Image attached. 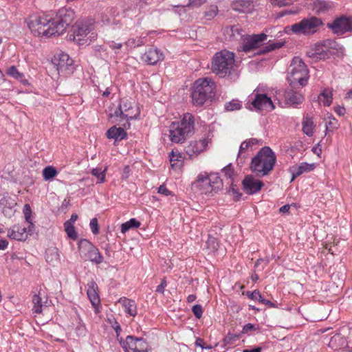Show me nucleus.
<instances>
[{
	"mask_svg": "<svg viewBox=\"0 0 352 352\" xmlns=\"http://www.w3.org/2000/svg\"><path fill=\"white\" fill-rule=\"evenodd\" d=\"M74 19V12L72 10L63 9L54 19L45 16H30L27 23L34 36L50 37L63 34Z\"/></svg>",
	"mask_w": 352,
	"mask_h": 352,
	"instance_id": "nucleus-1",
	"label": "nucleus"
},
{
	"mask_svg": "<svg viewBox=\"0 0 352 352\" xmlns=\"http://www.w3.org/2000/svg\"><path fill=\"white\" fill-rule=\"evenodd\" d=\"M276 162V155L269 146H264L252 158L250 168L256 175H268L274 169Z\"/></svg>",
	"mask_w": 352,
	"mask_h": 352,
	"instance_id": "nucleus-2",
	"label": "nucleus"
},
{
	"mask_svg": "<svg viewBox=\"0 0 352 352\" xmlns=\"http://www.w3.org/2000/svg\"><path fill=\"white\" fill-rule=\"evenodd\" d=\"M223 186V182L217 173H200L192 183L191 188L200 195H213Z\"/></svg>",
	"mask_w": 352,
	"mask_h": 352,
	"instance_id": "nucleus-3",
	"label": "nucleus"
},
{
	"mask_svg": "<svg viewBox=\"0 0 352 352\" xmlns=\"http://www.w3.org/2000/svg\"><path fill=\"white\" fill-rule=\"evenodd\" d=\"M95 21L93 19H83L77 21L72 28L73 40L78 45H88L96 40Z\"/></svg>",
	"mask_w": 352,
	"mask_h": 352,
	"instance_id": "nucleus-4",
	"label": "nucleus"
},
{
	"mask_svg": "<svg viewBox=\"0 0 352 352\" xmlns=\"http://www.w3.org/2000/svg\"><path fill=\"white\" fill-rule=\"evenodd\" d=\"M232 39L241 38L239 50L244 52H250L260 47L267 39V34L261 33L258 34L243 35V30L239 25H234L230 28Z\"/></svg>",
	"mask_w": 352,
	"mask_h": 352,
	"instance_id": "nucleus-5",
	"label": "nucleus"
},
{
	"mask_svg": "<svg viewBox=\"0 0 352 352\" xmlns=\"http://www.w3.org/2000/svg\"><path fill=\"white\" fill-rule=\"evenodd\" d=\"M110 115L111 118L115 119V122H118L122 126L129 129V120L137 118L139 111L135 103L131 100L122 98L118 108Z\"/></svg>",
	"mask_w": 352,
	"mask_h": 352,
	"instance_id": "nucleus-6",
	"label": "nucleus"
},
{
	"mask_svg": "<svg viewBox=\"0 0 352 352\" xmlns=\"http://www.w3.org/2000/svg\"><path fill=\"white\" fill-rule=\"evenodd\" d=\"M194 131V117L185 113L180 122H173L170 127V140L174 143L183 142Z\"/></svg>",
	"mask_w": 352,
	"mask_h": 352,
	"instance_id": "nucleus-7",
	"label": "nucleus"
},
{
	"mask_svg": "<svg viewBox=\"0 0 352 352\" xmlns=\"http://www.w3.org/2000/svg\"><path fill=\"white\" fill-rule=\"evenodd\" d=\"M215 85L211 79L205 78L197 80L191 94L192 103L195 106H202L206 100L214 96Z\"/></svg>",
	"mask_w": 352,
	"mask_h": 352,
	"instance_id": "nucleus-8",
	"label": "nucleus"
},
{
	"mask_svg": "<svg viewBox=\"0 0 352 352\" xmlns=\"http://www.w3.org/2000/svg\"><path fill=\"white\" fill-rule=\"evenodd\" d=\"M309 71L306 65L298 57L293 58L288 69L287 80L294 87H303L307 83Z\"/></svg>",
	"mask_w": 352,
	"mask_h": 352,
	"instance_id": "nucleus-9",
	"label": "nucleus"
},
{
	"mask_svg": "<svg viewBox=\"0 0 352 352\" xmlns=\"http://www.w3.org/2000/svg\"><path fill=\"white\" fill-rule=\"evenodd\" d=\"M234 54L227 50L217 52L212 59V69L221 77L230 75L234 67Z\"/></svg>",
	"mask_w": 352,
	"mask_h": 352,
	"instance_id": "nucleus-10",
	"label": "nucleus"
},
{
	"mask_svg": "<svg viewBox=\"0 0 352 352\" xmlns=\"http://www.w3.org/2000/svg\"><path fill=\"white\" fill-rule=\"evenodd\" d=\"M266 87L258 86L251 94L252 104L254 109L259 111H271L275 106L270 96H268Z\"/></svg>",
	"mask_w": 352,
	"mask_h": 352,
	"instance_id": "nucleus-11",
	"label": "nucleus"
},
{
	"mask_svg": "<svg viewBox=\"0 0 352 352\" xmlns=\"http://www.w3.org/2000/svg\"><path fill=\"white\" fill-rule=\"evenodd\" d=\"M322 24L320 19L311 16L310 18L304 19L299 23L293 24L291 26L285 28V32L289 33L292 31L296 34H311L316 32L317 28Z\"/></svg>",
	"mask_w": 352,
	"mask_h": 352,
	"instance_id": "nucleus-12",
	"label": "nucleus"
},
{
	"mask_svg": "<svg viewBox=\"0 0 352 352\" xmlns=\"http://www.w3.org/2000/svg\"><path fill=\"white\" fill-rule=\"evenodd\" d=\"M78 248L81 258L96 264H100L103 261V256L98 249L89 240L81 239L78 243Z\"/></svg>",
	"mask_w": 352,
	"mask_h": 352,
	"instance_id": "nucleus-13",
	"label": "nucleus"
},
{
	"mask_svg": "<svg viewBox=\"0 0 352 352\" xmlns=\"http://www.w3.org/2000/svg\"><path fill=\"white\" fill-rule=\"evenodd\" d=\"M263 143L261 140L256 138H250L243 141L239 147L237 155V164H243L245 161L250 157L251 153L255 151Z\"/></svg>",
	"mask_w": 352,
	"mask_h": 352,
	"instance_id": "nucleus-14",
	"label": "nucleus"
},
{
	"mask_svg": "<svg viewBox=\"0 0 352 352\" xmlns=\"http://www.w3.org/2000/svg\"><path fill=\"white\" fill-rule=\"evenodd\" d=\"M210 143L211 140L208 136L204 137L199 140H192L185 147V152L189 158H195L206 151Z\"/></svg>",
	"mask_w": 352,
	"mask_h": 352,
	"instance_id": "nucleus-15",
	"label": "nucleus"
},
{
	"mask_svg": "<svg viewBox=\"0 0 352 352\" xmlns=\"http://www.w3.org/2000/svg\"><path fill=\"white\" fill-rule=\"evenodd\" d=\"M34 231V224L31 223V226L28 227L21 225H14L8 230V236L16 241H25L28 239V235L33 234Z\"/></svg>",
	"mask_w": 352,
	"mask_h": 352,
	"instance_id": "nucleus-16",
	"label": "nucleus"
},
{
	"mask_svg": "<svg viewBox=\"0 0 352 352\" xmlns=\"http://www.w3.org/2000/svg\"><path fill=\"white\" fill-rule=\"evenodd\" d=\"M328 26L335 34L338 35L343 34L347 32H351L352 30V17L342 16L338 18L331 24H329Z\"/></svg>",
	"mask_w": 352,
	"mask_h": 352,
	"instance_id": "nucleus-17",
	"label": "nucleus"
},
{
	"mask_svg": "<svg viewBox=\"0 0 352 352\" xmlns=\"http://www.w3.org/2000/svg\"><path fill=\"white\" fill-rule=\"evenodd\" d=\"M54 64L56 65L58 72L65 71L70 72L73 65V60L69 58L67 53L63 52H58L54 58Z\"/></svg>",
	"mask_w": 352,
	"mask_h": 352,
	"instance_id": "nucleus-18",
	"label": "nucleus"
},
{
	"mask_svg": "<svg viewBox=\"0 0 352 352\" xmlns=\"http://www.w3.org/2000/svg\"><path fill=\"white\" fill-rule=\"evenodd\" d=\"M163 53L157 48L151 47L148 49L141 56L143 62L147 65H154L164 60Z\"/></svg>",
	"mask_w": 352,
	"mask_h": 352,
	"instance_id": "nucleus-19",
	"label": "nucleus"
},
{
	"mask_svg": "<svg viewBox=\"0 0 352 352\" xmlns=\"http://www.w3.org/2000/svg\"><path fill=\"white\" fill-rule=\"evenodd\" d=\"M16 203L8 194H0V208L3 214L10 218L14 214Z\"/></svg>",
	"mask_w": 352,
	"mask_h": 352,
	"instance_id": "nucleus-20",
	"label": "nucleus"
},
{
	"mask_svg": "<svg viewBox=\"0 0 352 352\" xmlns=\"http://www.w3.org/2000/svg\"><path fill=\"white\" fill-rule=\"evenodd\" d=\"M243 185L246 193L253 195L258 192L264 184L260 179H256L252 175H248L244 178Z\"/></svg>",
	"mask_w": 352,
	"mask_h": 352,
	"instance_id": "nucleus-21",
	"label": "nucleus"
},
{
	"mask_svg": "<svg viewBox=\"0 0 352 352\" xmlns=\"http://www.w3.org/2000/svg\"><path fill=\"white\" fill-rule=\"evenodd\" d=\"M331 54V52L324 47V41L322 43L316 44L314 48L307 52L308 56L316 60L329 58Z\"/></svg>",
	"mask_w": 352,
	"mask_h": 352,
	"instance_id": "nucleus-22",
	"label": "nucleus"
},
{
	"mask_svg": "<svg viewBox=\"0 0 352 352\" xmlns=\"http://www.w3.org/2000/svg\"><path fill=\"white\" fill-rule=\"evenodd\" d=\"M87 296L92 306L95 308L96 312H99L100 299L98 285L94 280H91L87 283Z\"/></svg>",
	"mask_w": 352,
	"mask_h": 352,
	"instance_id": "nucleus-23",
	"label": "nucleus"
},
{
	"mask_svg": "<svg viewBox=\"0 0 352 352\" xmlns=\"http://www.w3.org/2000/svg\"><path fill=\"white\" fill-rule=\"evenodd\" d=\"M314 168V164H308L306 162H302L298 165L291 166L289 168V171L292 175L290 182H292L297 177L302 174L313 170Z\"/></svg>",
	"mask_w": 352,
	"mask_h": 352,
	"instance_id": "nucleus-24",
	"label": "nucleus"
},
{
	"mask_svg": "<svg viewBox=\"0 0 352 352\" xmlns=\"http://www.w3.org/2000/svg\"><path fill=\"white\" fill-rule=\"evenodd\" d=\"M254 6V0H235L232 4V9L239 12H251Z\"/></svg>",
	"mask_w": 352,
	"mask_h": 352,
	"instance_id": "nucleus-25",
	"label": "nucleus"
},
{
	"mask_svg": "<svg viewBox=\"0 0 352 352\" xmlns=\"http://www.w3.org/2000/svg\"><path fill=\"white\" fill-rule=\"evenodd\" d=\"M285 98L287 104L293 106H297L304 100V97L301 93L293 89L287 90L285 94Z\"/></svg>",
	"mask_w": 352,
	"mask_h": 352,
	"instance_id": "nucleus-26",
	"label": "nucleus"
},
{
	"mask_svg": "<svg viewBox=\"0 0 352 352\" xmlns=\"http://www.w3.org/2000/svg\"><path fill=\"white\" fill-rule=\"evenodd\" d=\"M118 302L124 307V312L126 314L133 317L137 315V305L134 300L122 297L118 300Z\"/></svg>",
	"mask_w": 352,
	"mask_h": 352,
	"instance_id": "nucleus-27",
	"label": "nucleus"
},
{
	"mask_svg": "<svg viewBox=\"0 0 352 352\" xmlns=\"http://www.w3.org/2000/svg\"><path fill=\"white\" fill-rule=\"evenodd\" d=\"M124 127H116L113 126L107 131V137L109 139H114L115 140H122L126 138V133Z\"/></svg>",
	"mask_w": 352,
	"mask_h": 352,
	"instance_id": "nucleus-28",
	"label": "nucleus"
},
{
	"mask_svg": "<svg viewBox=\"0 0 352 352\" xmlns=\"http://www.w3.org/2000/svg\"><path fill=\"white\" fill-rule=\"evenodd\" d=\"M347 345L346 339L340 334L334 335L329 342V346L335 351L341 350Z\"/></svg>",
	"mask_w": 352,
	"mask_h": 352,
	"instance_id": "nucleus-29",
	"label": "nucleus"
},
{
	"mask_svg": "<svg viewBox=\"0 0 352 352\" xmlns=\"http://www.w3.org/2000/svg\"><path fill=\"white\" fill-rule=\"evenodd\" d=\"M139 340L140 338L129 336L124 340L120 341V344L125 352H134Z\"/></svg>",
	"mask_w": 352,
	"mask_h": 352,
	"instance_id": "nucleus-30",
	"label": "nucleus"
},
{
	"mask_svg": "<svg viewBox=\"0 0 352 352\" xmlns=\"http://www.w3.org/2000/svg\"><path fill=\"white\" fill-rule=\"evenodd\" d=\"M302 125L303 133L309 137L312 136L315 127L313 118L309 115H306L303 118Z\"/></svg>",
	"mask_w": 352,
	"mask_h": 352,
	"instance_id": "nucleus-31",
	"label": "nucleus"
},
{
	"mask_svg": "<svg viewBox=\"0 0 352 352\" xmlns=\"http://www.w3.org/2000/svg\"><path fill=\"white\" fill-rule=\"evenodd\" d=\"M318 103L325 107L329 106L332 102V91L329 89H324L318 97Z\"/></svg>",
	"mask_w": 352,
	"mask_h": 352,
	"instance_id": "nucleus-32",
	"label": "nucleus"
},
{
	"mask_svg": "<svg viewBox=\"0 0 352 352\" xmlns=\"http://www.w3.org/2000/svg\"><path fill=\"white\" fill-rule=\"evenodd\" d=\"M7 74L14 79L20 81L23 85H28V82L25 78V76L23 73L19 72L15 66H11L7 69Z\"/></svg>",
	"mask_w": 352,
	"mask_h": 352,
	"instance_id": "nucleus-33",
	"label": "nucleus"
},
{
	"mask_svg": "<svg viewBox=\"0 0 352 352\" xmlns=\"http://www.w3.org/2000/svg\"><path fill=\"white\" fill-rule=\"evenodd\" d=\"M331 8V3L322 0H316L314 2L313 10L318 14L323 13Z\"/></svg>",
	"mask_w": 352,
	"mask_h": 352,
	"instance_id": "nucleus-34",
	"label": "nucleus"
},
{
	"mask_svg": "<svg viewBox=\"0 0 352 352\" xmlns=\"http://www.w3.org/2000/svg\"><path fill=\"white\" fill-rule=\"evenodd\" d=\"M324 47L327 48L329 52H331V50H336L338 56H342L344 54V49L343 46L338 44L335 41L331 39L325 40Z\"/></svg>",
	"mask_w": 352,
	"mask_h": 352,
	"instance_id": "nucleus-35",
	"label": "nucleus"
},
{
	"mask_svg": "<svg viewBox=\"0 0 352 352\" xmlns=\"http://www.w3.org/2000/svg\"><path fill=\"white\" fill-rule=\"evenodd\" d=\"M170 166L173 168H179L182 165V157L178 151H172L169 155Z\"/></svg>",
	"mask_w": 352,
	"mask_h": 352,
	"instance_id": "nucleus-36",
	"label": "nucleus"
},
{
	"mask_svg": "<svg viewBox=\"0 0 352 352\" xmlns=\"http://www.w3.org/2000/svg\"><path fill=\"white\" fill-rule=\"evenodd\" d=\"M107 171V166L104 168L101 167L94 168L91 170V175L97 178V183L102 184L106 181V173Z\"/></svg>",
	"mask_w": 352,
	"mask_h": 352,
	"instance_id": "nucleus-37",
	"label": "nucleus"
},
{
	"mask_svg": "<svg viewBox=\"0 0 352 352\" xmlns=\"http://www.w3.org/2000/svg\"><path fill=\"white\" fill-rule=\"evenodd\" d=\"M140 226V223L138 221L135 219H131L129 221H126L121 225V232L122 234H125L129 230L139 228Z\"/></svg>",
	"mask_w": 352,
	"mask_h": 352,
	"instance_id": "nucleus-38",
	"label": "nucleus"
},
{
	"mask_svg": "<svg viewBox=\"0 0 352 352\" xmlns=\"http://www.w3.org/2000/svg\"><path fill=\"white\" fill-rule=\"evenodd\" d=\"M284 45V42L282 41H269L267 45L264 47L261 51V54H265L269 52H272L273 50L280 49Z\"/></svg>",
	"mask_w": 352,
	"mask_h": 352,
	"instance_id": "nucleus-39",
	"label": "nucleus"
},
{
	"mask_svg": "<svg viewBox=\"0 0 352 352\" xmlns=\"http://www.w3.org/2000/svg\"><path fill=\"white\" fill-rule=\"evenodd\" d=\"M144 38L136 37L131 38L125 43V46L127 49H133L136 47L142 46L144 44Z\"/></svg>",
	"mask_w": 352,
	"mask_h": 352,
	"instance_id": "nucleus-40",
	"label": "nucleus"
},
{
	"mask_svg": "<svg viewBox=\"0 0 352 352\" xmlns=\"http://www.w3.org/2000/svg\"><path fill=\"white\" fill-rule=\"evenodd\" d=\"M339 126L338 121L331 115L330 114L327 117V120L325 123L326 131H333L336 129Z\"/></svg>",
	"mask_w": 352,
	"mask_h": 352,
	"instance_id": "nucleus-41",
	"label": "nucleus"
},
{
	"mask_svg": "<svg viewBox=\"0 0 352 352\" xmlns=\"http://www.w3.org/2000/svg\"><path fill=\"white\" fill-rule=\"evenodd\" d=\"M65 231L67 233V236L72 239L76 240L78 238V233L74 225H72L70 222H65L64 223Z\"/></svg>",
	"mask_w": 352,
	"mask_h": 352,
	"instance_id": "nucleus-42",
	"label": "nucleus"
},
{
	"mask_svg": "<svg viewBox=\"0 0 352 352\" xmlns=\"http://www.w3.org/2000/svg\"><path fill=\"white\" fill-rule=\"evenodd\" d=\"M58 175V171L56 169L52 166H47L43 170V177L45 180H50Z\"/></svg>",
	"mask_w": 352,
	"mask_h": 352,
	"instance_id": "nucleus-43",
	"label": "nucleus"
},
{
	"mask_svg": "<svg viewBox=\"0 0 352 352\" xmlns=\"http://www.w3.org/2000/svg\"><path fill=\"white\" fill-rule=\"evenodd\" d=\"M33 308L32 311L35 314H40L42 311V299L39 295L35 294L32 298Z\"/></svg>",
	"mask_w": 352,
	"mask_h": 352,
	"instance_id": "nucleus-44",
	"label": "nucleus"
},
{
	"mask_svg": "<svg viewBox=\"0 0 352 352\" xmlns=\"http://www.w3.org/2000/svg\"><path fill=\"white\" fill-rule=\"evenodd\" d=\"M241 107V102L238 100H232L225 104V109L228 111L239 110Z\"/></svg>",
	"mask_w": 352,
	"mask_h": 352,
	"instance_id": "nucleus-45",
	"label": "nucleus"
},
{
	"mask_svg": "<svg viewBox=\"0 0 352 352\" xmlns=\"http://www.w3.org/2000/svg\"><path fill=\"white\" fill-rule=\"evenodd\" d=\"M23 212L25 221L28 223V226H31L32 222V212L29 204H25L23 207Z\"/></svg>",
	"mask_w": 352,
	"mask_h": 352,
	"instance_id": "nucleus-46",
	"label": "nucleus"
},
{
	"mask_svg": "<svg viewBox=\"0 0 352 352\" xmlns=\"http://www.w3.org/2000/svg\"><path fill=\"white\" fill-rule=\"evenodd\" d=\"M148 344L146 341L143 338H140L134 352H148Z\"/></svg>",
	"mask_w": 352,
	"mask_h": 352,
	"instance_id": "nucleus-47",
	"label": "nucleus"
},
{
	"mask_svg": "<svg viewBox=\"0 0 352 352\" xmlns=\"http://www.w3.org/2000/svg\"><path fill=\"white\" fill-rule=\"evenodd\" d=\"M272 5L279 7L292 4L296 0H268Z\"/></svg>",
	"mask_w": 352,
	"mask_h": 352,
	"instance_id": "nucleus-48",
	"label": "nucleus"
},
{
	"mask_svg": "<svg viewBox=\"0 0 352 352\" xmlns=\"http://www.w3.org/2000/svg\"><path fill=\"white\" fill-rule=\"evenodd\" d=\"M78 325L76 328V333L78 336H82L85 335L86 328L85 324L82 322V320L78 318Z\"/></svg>",
	"mask_w": 352,
	"mask_h": 352,
	"instance_id": "nucleus-49",
	"label": "nucleus"
},
{
	"mask_svg": "<svg viewBox=\"0 0 352 352\" xmlns=\"http://www.w3.org/2000/svg\"><path fill=\"white\" fill-rule=\"evenodd\" d=\"M258 329V327L257 325L251 323H248L243 327L241 334H247L249 333L250 332L254 331Z\"/></svg>",
	"mask_w": 352,
	"mask_h": 352,
	"instance_id": "nucleus-50",
	"label": "nucleus"
},
{
	"mask_svg": "<svg viewBox=\"0 0 352 352\" xmlns=\"http://www.w3.org/2000/svg\"><path fill=\"white\" fill-rule=\"evenodd\" d=\"M247 296L249 298L254 300H258L260 302V300H263V297L260 292L258 290H254L253 292H248Z\"/></svg>",
	"mask_w": 352,
	"mask_h": 352,
	"instance_id": "nucleus-51",
	"label": "nucleus"
},
{
	"mask_svg": "<svg viewBox=\"0 0 352 352\" xmlns=\"http://www.w3.org/2000/svg\"><path fill=\"white\" fill-rule=\"evenodd\" d=\"M90 229L94 234H98L99 232V226L98 223V219L93 218L90 221L89 223Z\"/></svg>",
	"mask_w": 352,
	"mask_h": 352,
	"instance_id": "nucleus-52",
	"label": "nucleus"
},
{
	"mask_svg": "<svg viewBox=\"0 0 352 352\" xmlns=\"http://www.w3.org/2000/svg\"><path fill=\"white\" fill-rule=\"evenodd\" d=\"M192 311L194 314V315L197 318H200L202 316L203 314V309L201 305H195L192 307Z\"/></svg>",
	"mask_w": 352,
	"mask_h": 352,
	"instance_id": "nucleus-53",
	"label": "nucleus"
},
{
	"mask_svg": "<svg viewBox=\"0 0 352 352\" xmlns=\"http://www.w3.org/2000/svg\"><path fill=\"white\" fill-rule=\"evenodd\" d=\"M299 10L298 8H290L285 10L278 14V17H282L286 14H296L298 12Z\"/></svg>",
	"mask_w": 352,
	"mask_h": 352,
	"instance_id": "nucleus-54",
	"label": "nucleus"
},
{
	"mask_svg": "<svg viewBox=\"0 0 352 352\" xmlns=\"http://www.w3.org/2000/svg\"><path fill=\"white\" fill-rule=\"evenodd\" d=\"M218 10L217 7L215 6H212L209 10L206 12V16L209 19L214 17L217 14Z\"/></svg>",
	"mask_w": 352,
	"mask_h": 352,
	"instance_id": "nucleus-55",
	"label": "nucleus"
},
{
	"mask_svg": "<svg viewBox=\"0 0 352 352\" xmlns=\"http://www.w3.org/2000/svg\"><path fill=\"white\" fill-rule=\"evenodd\" d=\"M157 192L166 197L172 195L171 191H170L164 185H161L157 188Z\"/></svg>",
	"mask_w": 352,
	"mask_h": 352,
	"instance_id": "nucleus-56",
	"label": "nucleus"
},
{
	"mask_svg": "<svg viewBox=\"0 0 352 352\" xmlns=\"http://www.w3.org/2000/svg\"><path fill=\"white\" fill-rule=\"evenodd\" d=\"M222 172L228 178H231L234 174L233 169L232 168L230 165L224 167L222 169Z\"/></svg>",
	"mask_w": 352,
	"mask_h": 352,
	"instance_id": "nucleus-57",
	"label": "nucleus"
},
{
	"mask_svg": "<svg viewBox=\"0 0 352 352\" xmlns=\"http://www.w3.org/2000/svg\"><path fill=\"white\" fill-rule=\"evenodd\" d=\"M108 45H109V47L113 50H120V49H121V47L122 46V44L121 43H116L113 41H109L108 43Z\"/></svg>",
	"mask_w": 352,
	"mask_h": 352,
	"instance_id": "nucleus-58",
	"label": "nucleus"
},
{
	"mask_svg": "<svg viewBox=\"0 0 352 352\" xmlns=\"http://www.w3.org/2000/svg\"><path fill=\"white\" fill-rule=\"evenodd\" d=\"M166 285H167L166 281L164 279H163L162 280L161 283L157 287L156 292L163 294Z\"/></svg>",
	"mask_w": 352,
	"mask_h": 352,
	"instance_id": "nucleus-59",
	"label": "nucleus"
},
{
	"mask_svg": "<svg viewBox=\"0 0 352 352\" xmlns=\"http://www.w3.org/2000/svg\"><path fill=\"white\" fill-rule=\"evenodd\" d=\"M335 112L340 116H344L346 113V109L343 107L338 106L335 107Z\"/></svg>",
	"mask_w": 352,
	"mask_h": 352,
	"instance_id": "nucleus-60",
	"label": "nucleus"
},
{
	"mask_svg": "<svg viewBox=\"0 0 352 352\" xmlns=\"http://www.w3.org/2000/svg\"><path fill=\"white\" fill-rule=\"evenodd\" d=\"M206 0H190V3L192 6L199 7L204 4Z\"/></svg>",
	"mask_w": 352,
	"mask_h": 352,
	"instance_id": "nucleus-61",
	"label": "nucleus"
},
{
	"mask_svg": "<svg viewBox=\"0 0 352 352\" xmlns=\"http://www.w3.org/2000/svg\"><path fill=\"white\" fill-rule=\"evenodd\" d=\"M195 345L200 346L201 349L205 348V344H204V340L200 338H198L196 339Z\"/></svg>",
	"mask_w": 352,
	"mask_h": 352,
	"instance_id": "nucleus-62",
	"label": "nucleus"
},
{
	"mask_svg": "<svg viewBox=\"0 0 352 352\" xmlns=\"http://www.w3.org/2000/svg\"><path fill=\"white\" fill-rule=\"evenodd\" d=\"M8 245V242L6 239H1L0 240V250H4L7 248Z\"/></svg>",
	"mask_w": 352,
	"mask_h": 352,
	"instance_id": "nucleus-63",
	"label": "nucleus"
},
{
	"mask_svg": "<svg viewBox=\"0 0 352 352\" xmlns=\"http://www.w3.org/2000/svg\"><path fill=\"white\" fill-rule=\"evenodd\" d=\"M261 347L257 346L252 349H245L243 351V352H261Z\"/></svg>",
	"mask_w": 352,
	"mask_h": 352,
	"instance_id": "nucleus-64",
	"label": "nucleus"
}]
</instances>
